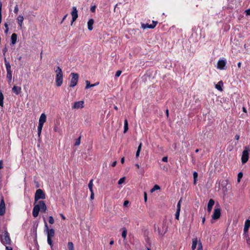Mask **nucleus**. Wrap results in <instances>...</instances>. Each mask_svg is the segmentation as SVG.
I'll return each instance as SVG.
<instances>
[{
	"instance_id": "f257e3e1",
	"label": "nucleus",
	"mask_w": 250,
	"mask_h": 250,
	"mask_svg": "<svg viewBox=\"0 0 250 250\" xmlns=\"http://www.w3.org/2000/svg\"><path fill=\"white\" fill-rule=\"evenodd\" d=\"M34 204V208L32 211V215L34 217H37L39 215V212L41 211L45 213L47 210L46 205L43 201H39L37 204Z\"/></svg>"
},
{
	"instance_id": "f03ea898",
	"label": "nucleus",
	"mask_w": 250,
	"mask_h": 250,
	"mask_svg": "<svg viewBox=\"0 0 250 250\" xmlns=\"http://www.w3.org/2000/svg\"><path fill=\"white\" fill-rule=\"evenodd\" d=\"M55 72L57 73L55 77L56 84L57 86L62 85L63 82V73L62 69L57 66Z\"/></svg>"
},
{
	"instance_id": "7ed1b4c3",
	"label": "nucleus",
	"mask_w": 250,
	"mask_h": 250,
	"mask_svg": "<svg viewBox=\"0 0 250 250\" xmlns=\"http://www.w3.org/2000/svg\"><path fill=\"white\" fill-rule=\"evenodd\" d=\"M168 224L167 221H164L163 223L158 227L157 231L159 235L163 236L167 232Z\"/></svg>"
},
{
	"instance_id": "20e7f679",
	"label": "nucleus",
	"mask_w": 250,
	"mask_h": 250,
	"mask_svg": "<svg viewBox=\"0 0 250 250\" xmlns=\"http://www.w3.org/2000/svg\"><path fill=\"white\" fill-rule=\"evenodd\" d=\"M250 152V148L249 146H245L243 150L241 157V162L242 164L247 163L249 158V154Z\"/></svg>"
},
{
	"instance_id": "39448f33",
	"label": "nucleus",
	"mask_w": 250,
	"mask_h": 250,
	"mask_svg": "<svg viewBox=\"0 0 250 250\" xmlns=\"http://www.w3.org/2000/svg\"><path fill=\"white\" fill-rule=\"evenodd\" d=\"M0 239L3 244L11 245V240L7 231L5 230L3 235H0Z\"/></svg>"
},
{
	"instance_id": "423d86ee",
	"label": "nucleus",
	"mask_w": 250,
	"mask_h": 250,
	"mask_svg": "<svg viewBox=\"0 0 250 250\" xmlns=\"http://www.w3.org/2000/svg\"><path fill=\"white\" fill-rule=\"evenodd\" d=\"M71 79L69 84V86L73 87L76 86L79 80V75L78 73H71L70 74Z\"/></svg>"
},
{
	"instance_id": "0eeeda50",
	"label": "nucleus",
	"mask_w": 250,
	"mask_h": 250,
	"mask_svg": "<svg viewBox=\"0 0 250 250\" xmlns=\"http://www.w3.org/2000/svg\"><path fill=\"white\" fill-rule=\"evenodd\" d=\"M45 198V194L43 191L41 189H38L36 190L35 195V202H36L40 199H44Z\"/></svg>"
},
{
	"instance_id": "6e6552de",
	"label": "nucleus",
	"mask_w": 250,
	"mask_h": 250,
	"mask_svg": "<svg viewBox=\"0 0 250 250\" xmlns=\"http://www.w3.org/2000/svg\"><path fill=\"white\" fill-rule=\"evenodd\" d=\"M250 227V219H247L245 222L244 228V235L246 237H249L248 231Z\"/></svg>"
},
{
	"instance_id": "1a4fd4ad",
	"label": "nucleus",
	"mask_w": 250,
	"mask_h": 250,
	"mask_svg": "<svg viewBox=\"0 0 250 250\" xmlns=\"http://www.w3.org/2000/svg\"><path fill=\"white\" fill-rule=\"evenodd\" d=\"M71 14L72 17L71 24L72 25L73 23L77 20L78 17V10L76 7L73 6L72 7V11L71 13Z\"/></svg>"
},
{
	"instance_id": "9d476101",
	"label": "nucleus",
	"mask_w": 250,
	"mask_h": 250,
	"mask_svg": "<svg viewBox=\"0 0 250 250\" xmlns=\"http://www.w3.org/2000/svg\"><path fill=\"white\" fill-rule=\"evenodd\" d=\"M44 221L45 229L47 231V237L52 238L54 237L55 235V230L53 229H49L45 219H44Z\"/></svg>"
},
{
	"instance_id": "9b49d317",
	"label": "nucleus",
	"mask_w": 250,
	"mask_h": 250,
	"mask_svg": "<svg viewBox=\"0 0 250 250\" xmlns=\"http://www.w3.org/2000/svg\"><path fill=\"white\" fill-rule=\"evenodd\" d=\"M221 216V209L220 208H215L214 209L213 214L212 215V219L213 220L218 219Z\"/></svg>"
},
{
	"instance_id": "f8f14e48",
	"label": "nucleus",
	"mask_w": 250,
	"mask_h": 250,
	"mask_svg": "<svg viewBox=\"0 0 250 250\" xmlns=\"http://www.w3.org/2000/svg\"><path fill=\"white\" fill-rule=\"evenodd\" d=\"M157 23H158V21H152V23L151 24H150L142 23L141 27L144 29H146V28L153 29V28H154L156 27V26Z\"/></svg>"
},
{
	"instance_id": "ddd939ff",
	"label": "nucleus",
	"mask_w": 250,
	"mask_h": 250,
	"mask_svg": "<svg viewBox=\"0 0 250 250\" xmlns=\"http://www.w3.org/2000/svg\"><path fill=\"white\" fill-rule=\"evenodd\" d=\"M227 62L225 60H219L217 62V68L220 70L225 69Z\"/></svg>"
},
{
	"instance_id": "4468645a",
	"label": "nucleus",
	"mask_w": 250,
	"mask_h": 250,
	"mask_svg": "<svg viewBox=\"0 0 250 250\" xmlns=\"http://www.w3.org/2000/svg\"><path fill=\"white\" fill-rule=\"evenodd\" d=\"M83 104H84V102H83V101H82L75 102L72 106V108H73V109L82 108L84 106Z\"/></svg>"
},
{
	"instance_id": "2eb2a0df",
	"label": "nucleus",
	"mask_w": 250,
	"mask_h": 250,
	"mask_svg": "<svg viewBox=\"0 0 250 250\" xmlns=\"http://www.w3.org/2000/svg\"><path fill=\"white\" fill-rule=\"evenodd\" d=\"M5 212V206L3 199L0 203V215L2 216Z\"/></svg>"
},
{
	"instance_id": "dca6fc26",
	"label": "nucleus",
	"mask_w": 250,
	"mask_h": 250,
	"mask_svg": "<svg viewBox=\"0 0 250 250\" xmlns=\"http://www.w3.org/2000/svg\"><path fill=\"white\" fill-rule=\"evenodd\" d=\"M214 201L212 199H209L207 207V209L208 212H210L211 211L212 207L214 205Z\"/></svg>"
},
{
	"instance_id": "f3484780",
	"label": "nucleus",
	"mask_w": 250,
	"mask_h": 250,
	"mask_svg": "<svg viewBox=\"0 0 250 250\" xmlns=\"http://www.w3.org/2000/svg\"><path fill=\"white\" fill-rule=\"evenodd\" d=\"M4 63H5V65L6 67V69L7 72H12V71L11 70V65H10L9 62H8L7 61L6 58H4Z\"/></svg>"
},
{
	"instance_id": "a211bd4d",
	"label": "nucleus",
	"mask_w": 250,
	"mask_h": 250,
	"mask_svg": "<svg viewBox=\"0 0 250 250\" xmlns=\"http://www.w3.org/2000/svg\"><path fill=\"white\" fill-rule=\"evenodd\" d=\"M46 116L44 113H42L40 117L39 124L43 125L46 122Z\"/></svg>"
},
{
	"instance_id": "6ab92c4d",
	"label": "nucleus",
	"mask_w": 250,
	"mask_h": 250,
	"mask_svg": "<svg viewBox=\"0 0 250 250\" xmlns=\"http://www.w3.org/2000/svg\"><path fill=\"white\" fill-rule=\"evenodd\" d=\"M12 90L13 93L18 95L21 93V87L14 85Z\"/></svg>"
},
{
	"instance_id": "aec40b11",
	"label": "nucleus",
	"mask_w": 250,
	"mask_h": 250,
	"mask_svg": "<svg viewBox=\"0 0 250 250\" xmlns=\"http://www.w3.org/2000/svg\"><path fill=\"white\" fill-rule=\"evenodd\" d=\"M94 21L93 19H90L87 22L88 29L89 30L91 31L93 29V25L94 24Z\"/></svg>"
},
{
	"instance_id": "412c9836",
	"label": "nucleus",
	"mask_w": 250,
	"mask_h": 250,
	"mask_svg": "<svg viewBox=\"0 0 250 250\" xmlns=\"http://www.w3.org/2000/svg\"><path fill=\"white\" fill-rule=\"evenodd\" d=\"M17 35L16 33H13L11 37V44L14 45L17 42Z\"/></svg>"
},
{
	"instance_id": "4be33fe9",
	"label": "nucleus",
	"mask_w": 250,
	"mask_h": 250,
	"mask_svg": "<svg viewBox=\"0 0 250 250\" xmlns=\"http://www.w3.org/2000/svg\"><path fill=\"white\" fill-rule=\"evenodd\" d=\"M198 239L197 238H195L192 239V246H191V249L192 250H195L197 245H198Z\"/></svg>"
},
{
	"instance_id": "5701e85b",
	"label": "nucleus",
	"mask_w": 250,
	"mask_h": 250,
	"mask_svg": "<svg viewBox=\"0 0 250 250\" xmlns=\"http://www.w3.org/2000/svg\"><path fill=\"white\" fill-rule=\"evenodd\" d=\"M23 20H24V18L21 15L19 16L17 18L18 23L19 26L21 28V27H22Z\"/></svg>"
},
{
	"instance_id": "b1692460",
	"label": "nucleus",
	"mask_w": 250,
	"mask_h": 250,
	"mask_svg": "<svg viewBox=\"0 0 250 250\" xmlns=\"http://www.w3.org/2000/svg\"><path fill=\"white\" fill-rule=\"evenodd\" d=\"M223 85V83L222 81H220L217 84L215 85V88L220 91H222L223 89L222 86Z\"/></svg>"
},
{
	"instance_id": "393cba45",
	"label": "nucleus",
	"mask_w": 250,
	"mask_h": 250,
	"mask_svg": "<svg viewBox=\"0 0 250 250\" xmlns=\"http://www.w3.org/2000/svg\"><path fill=\"white\" fill-rule=\"evenodd\" d=\"M193 184L196 185L197 184V178L198 176V174L197 172L194 171L193 173Z\"/></svg>"
},
{
	"instance_id": "a878e982",
	"label": "nucleus",
	"mask_w": 250,
	"mask_h": 250,
	"mask_svg": "<svg viewBox=\"0 0 250 250\" xmlns=\"http://www.w3.org/2000/svg\"><path fill=\"white\" fill-rule=\"evenodd\" d=\"M4 96L1 91H0V106L3 107Z\"/></svg>"
},
{
	"instance_id": "bb28decb",
	"label": "nucleus",
	"mask_w": 250,
	"mask_h": 250,
	"mask_svg": "<svg viewBox=\"0 0 250 250\" xmlns=\"http://www.w3.org/2000/svg\"><path fill=\"white\" fill-rule=\"evenodd\" d=\"M86 85L85 88L87 89V88H90L91 87L94 86L98 84L99 83L91 84L90 82L88 81H86Z\"/></svg>"
},
{
	"instance_id": "cd10ccee",
	"label": "nucleus",
	"mask_w": 250,
	"mask_h": 250,
	"mask_svg": "<svg viewBox=\"0 0 250 250\" xmlns=\"http://www.w3.org/2000/svg\"><path fill=\"white\" fill-rule=\"evenodd\" d=\"M128 129V122L127 119H125L124 122V133H125Z\"/></svg>"
},
{
	"instance_id": "c85d7f7f",
	"label": "nucleus",
	"mask_w": 250,
	"mask_h": 250,
	"mask_svg": "<svg viewBox=\"0 0 250 250\" xmlns=\"http://www.w3.org/2000/svg\"><path fill=\"white\" fill-rule=\"evenodd\" d=\"M67 248L69 250H74L73 243L72 242H69L67 244Z\"/></svg>"
},
{
	"instance_id": "c756f323",
	"label": "nucleus",
	"mask_w": 250,
	"mask_h": 250,
	"mask_svg": "<svg viewBox=\"0 0 250 250\" xmlns=\"http://www.w3.org/2000/svg\"><path fill=\"white\" fill-rule=\"evenodd\" d=\"M126 234H127V230L125 228H124L123 229L122 236L124 239H125L126 238Z\"/></svg>"
},
{
	"instance_id": "7c9ffc66",
	"label": "nucleus",
	"mask_w": 250,
	"mask_h": 250,
	"mask_svg": "<svg viewBox=\"0 0 250 250\" xmlns=\"http://www.w3.org/2000/svg\"><path fill=\"white\" fill-rule=\"evenodd\" d=\"M93 179L90 180L89 182V184H88V188H89V189L90 191H93Z\"/></svg>"
},
{
	"instance_id": "2f4dec72",
	"label": "nucleus",
	"mask_w": 250,
	"mask_h": 250,
	"mask_svg": "<svg viewBox=\"0 0 250 250\" xmlns=\"http://www.w3.org/2000/svg\"><path fill=\"white\" fill-rule=\"evenodd\" d=\"M43 125H41V124H39V125H38V136H40L41 134V132H42V127H43Z\"/></svg>"
},
{
	"instance_id": "473e14b6",
	"label": "nucleus",
	"mask_w": 250,
	"mask_h": 250,
	"mask_svg": "<svg viewBox=\"0 0 250 250\" xmlns=\"http://www.w3.org/2000/svg\"><path fill=\"white\" fill-rule=\"evenodd\" d=\"M7 78L8 79L9 82L12 80V72H7Z\"/></svg>"
},
{
	"instance_id": "72a5a7b5",
	"label": "nucleus",
	"mask_w": 250,
	"mask_h": 250,
	"mask_svg": "<svg viewBox=\"0 0 250 250\" xmlns=\"http://www.w3.org/2000/svg\"><path fill=\"white\" fill-rule=\"evenodd\" d=\"M160 188V187L159 186L157 185H155L153 188L151 189V192H154L155 190H158V189H159Z\"/></svg>"
},
{
	"instance_id": "f704fd0d",
	"label": "nucleus",
	"mask_w": 250,
	"mask_h": 250,
	"mask_svg": "<svg viewBox=\"0 0 250 250\" xmlns=\"http://www.w3.org/2000/svg\"><path fill=\"white\" fill-rule=\"evenodd\" d=\"M2 2L0 0V23L2 21Z\"/></svg>"
},
{
	"instance_id": "c9c22d12",
	"label": "nucleus",
	"mask_w": 250,
	"mask_h": 250,
	"mask_svg": "<svg viewBox=\"0 0 250 250\" xmlns=\"http://www.w3.org/2000/svg\"><path fill=\"white\" fill-rule=\"evenodd\" d=\"M180 212V210H176V212L175 214V219L178 220L179 219Z\"/></svg>"
},
{
	"instance_id": "e433bc0d",
	"label": "nucleus",
	"mask_w": 250,
	"mask_h": 250,
	"mask_svg": "<svg viewBox=\"0 0 250 250\" xmlns=\"http://www.w3.org/2000/svg\"><path fill=\"white\" fill-rule=\"evenodd\" d=\"M243 177L242 172H240L238 174L237 176V181L239 182Z\"/></svg>"
},
{
	"instance_id": "4c0bfd02",
	"label": "nucleus",
	"mask_w": 250,
	"mask_h": 250,
	"mask_svg": "<svg viewBox=\"0 0 250 250\" xmlns=\"http://www.w3.org/2000/svg\"><path fill=\"white\" fill-rule=\"evenodd\" d=\"M182 202V199H181L178 202L177 205V210H181V204Z\"/></svg>"
},
{
	"instance_id": "58836bf2",
	"label": "nucleus",
	"mask_w": 250,
	"mask_h": 250,
	"mask_svg": "<svg viewBox=\"0 0 250 250\" xmlns=\"http://www.w3.org/2000/svg\"><path fill=\"white\" fill-rule=\"evenodd\" d=\"M48 222L51 224H53L54 223V218L52 216L49 217Z\"/></svg>"
},
{
	"instance_id": "ea45409f",
	"label": "nucleus",
	"mask_w": 250,
	"mask_h": 250,
	"mask_svg": "<svg viewBox=\"0 0 250 250\" xmlns=\"http://www.w3.org/2000/svg\"><path fill=\"white\" fill-rule=\"evenodd\" d=\"M125 177L120 178L119 179V180L118 181V184L121 185L122 183H123L125 181Z\"/></svg>"
},
{
	"instance_id": "a19ab883",
	"label": "nucleus",
	"mask_w": 250,
	"mask_h": 250,
	"mask_svg": "<svg viewBox=\"0 0 250 250\" xmlns=\"http://www.w3.org/2000/svg\"><path fill=\"white\" fill-rule=\"evenodd\" d=\"M4 26H5V30L4 32H5V33H8V30H9L8 24V23H7V22H5V23H4Z\"/></svg>"
},
{
	"instance_id": "79ce46f5",
	"label": "nucleus",
	"mask_w": 250,
	"mask_h": 250,
	"mask_svg": "<svg viewBox=\"0 0 250 250\" xmlns=\"http://www.w3.org/2000/svg\"><path fill=\"white\" fill-rule=\"evenodd\" d=\"M197 250H203L202 244L200 241L198 244Z\"/></svg>"
},
{
	"instance_id": "37998d69",
	"label": "nucleus",
	"mask_w": 250,
	"mask_h": 250,
	"mask_svg": "<svg viewBox=\"0 0 250 250\" xmlns=\"http://www.w3.org/2000/svg\"><path fill=\"white\" fill-rule=\"evenodd\" d=\"M121 73H122L121 70H118L115 74V77H119L120 76V75L121 74Z\"/></svg>"
},
{
	"instance_id": "c03bdc74",
	"label": "nucleus",
	"mask_w": 250,
	"mask_h": 250,
	"mask_svg": "<svg viewBox=\"0 0 250 250\" xmlns=\"http://www.w3.org/2000/svg\"><path fill=\"white\" fill-rule=\"evenodd\" d=\"M47 243L50 246H52V241L51 240V238L47 237Z\"/></svg>"
},
{
	"instance_id": "a18cd8bd",
	"label": "nucleus",
	"mask_w": 250,
	"mask_h": 250,
	"mask_svg": "<svg viewBox=\"0 0 250 250\" xmlns=\"http://www.w3.org/2000/svg\"><path fill=\"white\" fill-rule=\"evenodd\" d=\"M96 7L95 5L91 6L90 8V11L94 13L96 11Z\"/></svg>"
},
{
	"instance_id": "49530a36",
	"label": "nucleus",
	"mask_w": 250,
	"mask_h": 250,
	"mask_svg": "<svg viewBox=\"0 0 250 250\" xmlns=\"http://www.w3.org/2000/svg\"><path fill=\"white\" fill-rule=\"evenodd\" d=\"M19 11L18 6L17 5H16V6L14 8V12L15 14H17Z\"/></svg>"
},
{
	"instance_id": "de8ad7c7",
	"label": "nucleus",
	"mask_w": 250,
	"mask_h": 250,
	"mask_svg": "<svg viewBox=\"0 0 250 250\" xmlns=\"http://www.w3.org/2000/svg\"><path fill=\"white\" fill-rule=\"evenodd\" d=\"M162 161L164 162H167L168 161V157L167 156H165L162 158Z\"/></svg>"
},
{
	"instance_id": "09e8293b",
	"label": "nucleus",
	"mask_w": 250,
	"mask_h": 250,
	"mask_svg": "<svg viewBox=\"0 0 250 250\" xmlns=\"http://www.w3.org/2000/svg\"><path fill=\"white\" fill-rule=\"evenodd\" d=\"M80 144V137L76 141L75 145L78 146Z\"/></svg>"
},
{
	"instance_id": "8fccbe9b",
	"label": "nucleus",
	"mask_w": 250,
	"mask_h": 250,
	"mask_svg": "<svg viewBox=\"0 0 250 250\" xmlns=\"http://www.w3.org/2000/svg\"><path fill=\"white\" fill-rule=\"evenodd\" d=\"M91 195H90V198L91 200H93L94 198V191H90Z\"/></svg>"
},
{
	"instance_id": "3c124183",
	"label": "nucleus",
	"mask_w": 250,
	"mask_h": 250,
	"mask_svg": "<svg viewBox=\"0 0 250 250\" xmlns=\"http://www.w3.org/2000/svg\"><path fill=\"white\" fill-rule=\"evenodd\" d=\"M142 144L141 143L138 147V149H137V151H141V148H142Z\"/></svg>"
},
{
	"instance_id": "603ef678",
	"label": "nucleus",
	"mask_w": 250,
	"mask_h": 250,
	"mask_svg": "<svg viewBox=\"0 0 250 250\" xmlns=\"http://www.w3.org/2000/svg\"><path fill=\"white\" fill-rule=\"evenodd\" d=\"M129 204V201L128 200H125L124 203V206L126 207Z\"/></svg>"
},
{
	"instance_id": "864d4df0",
	"label": "nucleus",
	"mask_w": 250,
	"mask_h": 250,
	"mask_svg": "<svg viewBox=\"0 0 250 250\" xmlns=\"http://www.w3.org/2000/svg\"><path fill=\"white\" fill-rule=\"evenodd\" d=\"M144 200L145 202L147 201V194L146 192H144Z\"/></svg>"
},
{
	"instance_id": "5fc2aeb1",
	"label": "nucleus",
	"mask_w": 250,
	"mask_h": 250,
	"mask_svg": "<svg viewBox=\"0 0 250 250\" xmlns=\"http://www.w3.org/2000/svg\"><path fill=\"white\" fill-rule=\"evenodd\" d=\"M3 168V161L0 160V169Z\"/></svg>"
},
{
	"instance_id": "6e6d98bb",
	"label": "nucleus",
	"mask_w": 250,
	"mask_h": 250,
	"mask_svg": "<svg viewBox=\"0 0 250 250\" xmlns=\"http://www.w3.org/2000/svg\"><path fill=\"white\" fill-rule=\"evenodd\" d=\"M247 15H250V9H248L245 11Z\"/></svg>"
},
{
	"instance_id": "4d7b16f0",
	"label": "nucleus",
	"mask_w": 250,
	"mask_h": 250,
	"mask_svg": "<svg viewBox=\"0 0 250 250\" xmlns=\"http://www.w3.org/2000/svg\"><path fill=\"white\" fill-rule=\"evenodd\" d=\"M67 14H66V15H65L63 17V18H62V21H61V23H62L63 22V21L65 20V19H66V18L67 17Z\"/></svg>"
},
{
	"instance_id": "13d9d810",
	"label": "nucleus",
	"mask_w": 250,
	"mask_h": 250,
	"mask_svg": "<svg viewBox=\"0 0 250 250\" xmlns=\"http://www.w3.org/2000/svg\"><path fill=\"white\" fill-rule=\"evenodd\" d=\"M7 49L6 47H4L3 49H2V52L3 53V54L4 55L5 53L7 52Z\"/></svg>"
},
{
	"instance_id": "bf43d9fd",
	"label": "nucleus",
	"mask_w": 250,
	"mask_h": 250,
	"mask_svg": "<svg viewBox=\"0 0 250 250\" xmlns=\"http://www.w3.org/2000/svg\"><path fill=\"white\" fill-rule=\"evenodd\" d=\"M116 164H117V162H116V161H114V162L112 163V165H111V166H112V167H115V166H116Z\"/></svg>"
},
{
	"instance_id": "052dcab7",
	"label": "nucleus",
	"mask_w": 250,
	"mask_h": 250,
	"mask_svg": "<svg viewBox=\"0 0 250 250\" xmlns=\"http://www.w3.org/2000/svg\"><path fill=\"white\" fill-rule=\"evenodd\" d=\"M60 215V216L62 217V218L63 220H65V219H66L65 217L63 215V214L61 213Z\"/></svg>"
},
{
	"instance_id": "680f3d73",
	"label": "nucleus",
	"mask_w": 250,
	"mask_h": 250,
	"mask_svg": "<svg viewBox=\"0 0 250 250\" xmlns=\"http://www.w3.org/2000/svg\"><path fill=\"white\" fill-rule=\"evenodd\" d=\"M235 139H236V140H238L240 138V136L238 134H236L235 136Z\"/></svg>"
},
{
	"instance_id": "e2e57ef3",
	"label": "nucleus",
	"mask_w": 250,
	"mask_h": 250,
	"mask_svg": "<svg viewBox=\"0 0 250 250\" xmlns=\"http://www.w3.org/2000/svg\"><path fill=\"white\" fill-rule=\"evenodd\" d=\"M12 248L11 247L6 246V250H12Z\"/></svg>"
},
{
	"instance_id": "0e129e2a",
	"label": "nucleus",
	"mask_w": 250,
	"mask_h": 250,
	"mask_svg": "<svg viewBox=\"0 0 250 250\" xmlns=\"http://www.w3.org/2000/svg\"><path fill=\"white\" fill-rule=\"evenodd\" d=\"M54 130L55 132H58V127L57 126H54Z\"/></svg>"
},
{
	"instance_id": "69168bd1",
	"label": "nucleus",
	"mask_w": 250,
	"mask_h": 250,
	"mask_svg": "<svg viewBox=\"0 0 250 250\" xmlns=\"http://www.w3.org/2000/svg\"><path fill=\"white\" fill-rule=\"evenodd\" d=\"M121 162L122 164H124V162H125V158L124 157H123L121 158Z\"/></svg>"
},
{
	"instance_id": "338daca9",
	"label": "nucleus",
	"mask_w": 250,
	"mask_h": 250,
	"mask_svg": "<svg viewBox=\"0 0 250 250\" xmlns=\"http://www.w3.org/2000/svg\"><path fill=\"white\" fill-rule=\"evenodd\" d=\"M140 151H137L136 153V157H139V155H140Z\"/></svg>"
},
{
	"instance_id": "774afa93",
	"label": "nucleus",
	"mask_w": 250,
	"mask_h": 250,
	"mask_svg": "<svg viewBox=\"0 0 250 250\" xmlns=\"http://www.w3.org/2000/svg\"><path fill=\"white\" fill-rule=\"evenodd\" d=\"M241 62H239L238 63H237V66H238V68H241Z\"/></svg>"
}]
</instances>
